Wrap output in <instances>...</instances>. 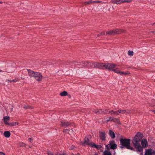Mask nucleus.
Wrapping results in <instances>:
<instances>
[{
	"mask_svg": "<svg viewBox=\"0 0 155 155\" xmlns=\"http://www.w3.org/2000/svg\"><path fill=\"white\" fill-rule=\"evenodd\" d=\"M26 70L28 71V75L31 77H33L35 72L30 69H26Z\"/></svg>",
	"mask_w": 155,
	"mask_h": 155,
	"instance_id": "obj_18",
	"label": "nucleus"
},
{
	"mask_svg": "<svg viewBox=\"0 0 155 155\" xmlns=\"http://www.w3.org/2000/svg\"><path fill=\"white\" fill-rule=\"evenodd\" d=\"M120 145L127 149L133 150L134 148L130 145V140L125 138H121L120 140Z\"/></svg>",
	"mask_w": 155,
	"mask_h": 155,
	"instance_id": "obj_1",
	"label": "nucleus"
},
{
	"mask_svg": "<svg viewBox=\"0 0 155 155\" xmlns=\"http://www.w3.org/2000/svg\"><path fill=\"white\" fill-rule=\"evenodd\" d=\"M93 1L92 0H90L88 2H83V3L84 5H89L93 3Z\"/></svg>",
	"mask_w": 155,
	"mask_h": 155,
	"instance_id": "obj_24",
	"label": "nucleus"
},
{
	"mask_svg": "<svg viewBox=\"0 0 155 155\" xmlns=\"http://www.w3.org/2000/svg\"><path fill=\"white\" fill-rule=\"evenodd\" d=\"M114 111L113 110H112L111 111H109V114L110 113L111 115H112L114 114Z\"/></svg>",
	"mask_w": 155,
	"mask_h": 155,
	"instance_id": "obj_36",
	"label": "nucleus"
},
{
	"mask_svg": "<svg viewBox=\"0 0 155 155\" xmlns=\"http://www.w3.org/2000/svg\"><path fill=\"white\" fill-rule=\"evenodd\" d=\"M119 114H124L125 113L129 114L130 113L129 110H119Z\"/></svg>",
	"mask_w": 155,
	"mask_h": 155,
	"instance_id": "obj_20",
	"label": "nucleus"
},
{
	"mask_svg": "<svg viewBox=\"0 0 155 155\" xmlns=\"http://www.w3.org/2000/svg\"><path fill=\"white\" fill-rule=\"evenodd\" d=\"M7 82H10V83L12 82V80H8Z\"/></svg>",
	"mask_w": 155,
	"mask_h": 155,
	"instance_id": "obj_42",
	"label": "nucleus"
},
{
	"mask_svg": "<svg viewBox=\"0 0 155 155\" xmlns=\"http://www.w3.org/2000/svg\"><path fill=\"white\" fill-rule=\"evenodd\" d=\"M72 155H74V153H72Z\"/></svg>",
	"mask_w": 155,
	"mask_h": 155,
	"instance_id": "obj_50",
	"label": "nucleus"
},
{
	"mask_svg": "<svg viewBox=\"0 0 155 155\" xmlns=\"http://www.w3.org/2000/svg\"><path fill=\"white\" fill-rule=\"evenodd\" d=\"M10 117L8 116L4 117L3 118V120L5 124L8 125L9 123L8 121L9 120Z\"/></svg>",
	"mask_w": 155,
	"mask_h": 155,
	"instance_id": "obj_15",
	"label": "nucleus"
},
{
	"mask_svg": "<svg viewBox=\"0 0 155 155\" xmlns=\"http://www.w3.org/2000/svg\"><path fill=\"white\" fill-rule=\"evenodd\" d=\"M91 147L95 148L99 150L101 148L102 146L101 145H96L94 143H93L91 144Z\"/></svg>",
	"mask_w": 155,
	"mask_h": 155,
	"instance_id": "obj_16",
	"label": "nucleus"
},
{
	"mask_svg": "<svg viewBox=\"0 0 155 155\" xmlns=\"http://www.w3.org/2000/svg\"><path fill=\"white\" fill-rule=\"evenodd\" d=\"M23 108L24 109H32L33 108V107L29 106V105H24L23 107Z\"/></svg>",
	"mask_w": 155,
	"mask_h": 155,
	"instance_id": "obj_23",
	"label": "nucleus"
},
{
	"mask_svg": "<svg viewBox=\"0 0 155 155\" xmlns=\"http://www.w3.org/2000/svg\"><path fill=\"white\" fill-rule=\"evenodd\" d=\"M124 30L122 29H116L110 30L106 32V35H112L116 34H119L124 32Z\"/></svg>",
	"mask_w": 155,
	"mask_h": 155,
	"instance_id": "obj_3",
	"label": "nucleus"
},
{
	"mask_svg": "<svg viewBox=\"0 0 155 155\" xmlns=\"http://www.w3.org/2000/svg\"><path fill=\"white\" fill-rule=\"evenodd\" d=\"M8 73H10V72H7Z\"/></svg>",
	"mask_w": 155,
	"mask_h": 155,
	"instance_id": "obj_55",
	"label": "nucleus"
},
{
	"mask_svg": "<svg viewBox=\"0 0 155 155\" xmlns=\"http://www.w3.org/2000/svg\"><path fill=\"white\" fill-rule=\"evenodd\" d=\"M93 3H100V2H101L102 3H103V4H106L107 3L106 2H102L101 1H93Z\"/></svg>",
	"mask_w": 155,
	"mask_h": 155,
	"instance_id": "obj_29",
	"label": "nucleus"
},
{
	"mask_svg": "<svg viewBox=\"0 0 155 155\" xmlns=\"http://www.w3.org/2000/svg\"><path fill=\"white\" fill-rule=\"evenodd\" d=\"M119 110L116 111H114V114H113L116 115H118L119 114Z\"/></svg>",
	"mask_w": 155,
	"mask_h": 155,
	"instance_id": "obj_33",
	"label": "nucleus"
},
{
	"mask_svg": "<svg viewBox=\"0 0 155 155\" xmlns=\"http://www.w3.org/2000/svg\"><path fill=\"white\" fill-rule=\"evenodd\" d=\"M96 114H104L105 113L104 109L97 110L93 111Z\"/></svg>",
	"mask_w": 155,
	"mask_h": 155,
	"instance_id": "obj_14",
	"label": "nucleus"
},
{
	"mask_svg": "<svg viewBox=\"0 0 155 155\" xmlns=\"http://www.w3.org/2000/svg\"><path fill=\"white\" fill-rule=\"evenodd\" d=\"M104 110L105 113L104 114H109V111H108V110L107 109H105Z\"/></svg>",
	"mask_w": 155,
	"mask_h": 155,
	"instance_id": "obj_34",
	"label": "nucleus"
},
{
	"mask_svg": "<svg viewBox=\"0 0 155 155\" xmlns=\"http://www.w3.org/2000/svg\"><path fill=\"white\" fill-rule=\"evenodd\" d=\"M18 125V123L17 122H12V123H9L8 125L12 126H16V125Z\"/></svg>",
	"mask_w": 155,
	"mask_h": 155,
	"instance_id": "obj_25",
	"label": "nucleus"
},
{
	"mask_svg": "<svg viewBox=\"0 0 155 155\" xmlns=\"http://www.w3.org/2000/svg\"><path fill=\"white\" fill-rule=\"evenodd\" d=\"M2 71L1 70H0V72H2Z\"/></svg>",
	"mask_w": 155,
	"mask_h": 155,
	"instance_id": "obj_48",
	"label": "nucleus"
},
{
	"mask_svg": "<svg viewBox=\"0 0 155 155\" xmlns=\"http://www.w3.org/2000/svg\"><path fill=\"white\" fill-rule=\"evenodd\" d=\"M128 54L130 56H133L134 54L133 51H129L128 52Z\"/></svg>",
	"mask_w": 155,
	"mask_h": 155,
	"instance_id": "obj_26",
	"label": "nucleus"
},
{
	"mask_svg": "<svg viewBox=\"0 0 155 155\" xmlns=\"http://www.w3.org/2000/svg\"><path fill=\"white\" fill-rule=\"evenodd\" d=\"M107 149L109 150V147L112 149L114 150L116 149L117 145L115 144V141L112 140L109 142V144L106 146Z\"/></svg>",
	"mask_w": 155,
	"mask_h": 155,
	"instance_id": "obj_4",
	"label": "nucleus"
},
{
	"mask_svg": "<svg viewBox=\"0 0 155 155\" xmlns=\"http://www.w3.org/2000/svg\"><path fill=\"white\" fill-rule=\"evenodd\" d=\"M4 135L6 138H9L11 135L9 131H6L4 133Z\"/></svg>",
	"mask_w": 155,
	"mask_h": 155,
	"instance_id": "obj_19",
	"label": "nucleus"
},
{
	"mask_svg": "<svg viewBox=\"0 0 155 155\" xmlns=\"http://www.w3.org/2000/svg\"><path fill=\"white\" fill-rule=\"evenodd\" d=\"M154 24H155V23H153V25H154Z\"/></svg>",
	"mask_w": 155,
	"mask_h": 155,
	"instance_id": "obj_53",
	"label": "nucleus"
},
{
	"mask_svg": "<svg viewBox=\"0 0 155 155\" xmlns=\"http://www.w3.org/2000/svg\"><path fill=\"white\" fill-rule=\"evenodd\" d=\"M61 126L64 128H66L70 126L73 124V123L68 121H61Z\"/></svg>",
	"mask_w": 155,
	"mask_h": 155,
	"instance_id": "obj_8",
	"label": "nucleus"
},
{
	"mask_svg": "<svg viewBox=\"0 0 155 155\" xmlns=\"http://www.w3.org/2000/svg\"><path fill=\"white\" fill-rule=\"evenodd\" d=\"M155 153V151L152 149H147L146 150L145 155H152Z\"/></svg>",
	"mask_w": 155,
	"mask_h": 155,
	"instance_id": "obj_10",
	"label": "nucleus"
},
{
	"mask_svg": "<svg viewBox=\"0 0 155 155\" xmlns=\"http://www.w3.org/2000/svg\"><path fill=\"white\" fill-rule=\"evenodd\" d=\"M143 138V134L140 132H137L132 140L133 145L140 144Z\"/></svg>",
	"mask_w": 155,
	"mask_h": 155,
	"instance_id": "obj_2",
	"label": "nucleus"
},
{
	"mask_svg": "<svg viewBox=\"0 0 155 155\" xmlns=\"http://www.w3.org/2000/svg\"><path fill=\"white\" fill-rule=\"evenodd\" d=\"M105 33L104 31H102L100 33V35H105Z\"/></svg>",
	"mask_w": 155,
	"mask_h": 155,
	"instance_id": "obj_37",
	"label": "nucleus"
},
{
	"mask_svg": "<svg viewBox=\"0 0 155 155\" xmlns=\"http://www.w3.org/2000/svg\"><path fill=\"white\" fill-rule=\"evenodd\" d=\"M141 144L142 147L144 148H145L147 147V142L146 139H142L141 141Z\"/></svg>",
	"mask_w": 155,
	"mask_h": 155,
	"instance_id": "obj_12",
	"label": "nucleus"
},
{
	"mask_svg": "<svg viewBox=\"0 0 155 155\" xmlns=\"http://www.w3.org/2000/svg\"><path fill=\"white\" fill-rule=\"evenodd\" d=\"M76 155H81L79 153H77V154H76Z\"/></svg>",
	"mask_w": 155,
	"mask_h": 155,
	"instance_id": "obj_45",
	"label": "nucleus"
},
{
	"mask_svg": "<svg viewBox=\"0 0 155 155\" xmlns=\"http://www.w3.org/2000/svg\"><path fill=\"white\" fill-rule=\"evenodd\" d=\"M95 68L101 69H104V63H95L94 64Z\"/></svg>",
	"mask_w": 155,
	"mask_h": 155,
	"instance_id": "obj_9",
	"label": "nucleus"
},
{
	"mask_svg": "<svg viewBox=\"0 0 155 155\" xmlns=\"http://www.w3.org/2000/svg\"><path fill=\"white\" fill-rule=\"evenodd\" d=\"M68 93L67 92L65 91H64L63 92L60 93V95L61 96H64L68 95Z\"/></svg>",
	"mask_w": 155,
	"mask_h": 155,
	"instance_id": "obj_22",
	"label": "nucleus"
},
{
	"mask_svg": "<svg viewBox=\"0 0 155 155\" xmlns=\"http://www.w3.org/2000/svg\"><path fill=\"white\" fill-rule=\"evenodd\" d=\"M128 74H129V73H126L125 72H122V71H120V75H122L123 74H124L125 75H126Z\"/></svg>",
	"mask_w": 155,
	"mask_h": 155,
	"instance_id": "obj_30",
	"label": "nucleus"
},
{
	"mask_svg": "<svg viewBox=\"0 0 155 155\" xmlns=\"http://www.w3.org/2000/svg\"><path fill=\"white\" fill-rule=\"evenodd\" d=\"M109 135L112 139H114L115 138V136L114 132L111 130H110Z\"/></svg>",
	"mask_w": 155,
	"mask_h": 155,
	"instance_id": "obj_21",
	"label": "nucleus"
},
{
	"mask_svg": "<svg viewBox=\"0 0 155 155\" xmlns=\"http://www.w3.org/2000/svg\"><path fill=\"white\" fill-rule=\"evenodd\" d=\"M101 35H100V34H99L97 35V37H99V36H100Z\"/></svg>",
	"mask_w": 155,
	"mask_h": 155,
	"instance_id": "obj_44",
	"label": "nucleus"
},
{
	"mask_svg": "<svg viewBox=\"0 0 155 155\" xmlns=\"http://www.w3.org/2000/svg\"><path fill=\"white\" fill-rule=\"evenodd\" d=\"M116 65L115 64H113L109 63H104V69H107L108 70H110L111 69L115 67Z\"/></svg>",
	"mask_w": 155,
	"mask_h": 155,
	"instance_id": "obj_6",
	"label": "nucleus"
},
{
	"mask_svg": "<svg viewBox=\"0 0 155 155\" xmlns=\"http://www.w3.org/2000/svg\"><path fill=\"white\" fill-rule=\"evenodd\" d=\"M99 137L100 139L104 141L105 140V134L104 132H99Z\"/></svg>",
	"mask_w": 155,
	"mask_h": 155,
	"instance_id": "obj_13",
	"label": "nucleus"
},
{
	"mask_svg": "<svg viewBox=\"0 0 155 155\" xmlns=\"http://www.w3.org/2000/svg\"><path fill=\"white\" fill-rule=\"evenodd\" d=\"M92 142H90V140L87 137H85L84 139V145L90 146L91 147V144Z\"/></svg>",
	"mask_w": 155,
	"mask_h": 155,
	"instance_id": "obj_11",
	"label": "nucleus"
},
{
	"mask_svg": "<svg viewBox=\"0 0 155 155\" xmlns=\"http://www.w3.org/2000/svg\"><path fill=\"white\" fill-rule=\"evenodd\" d=\"M135 148L136 149V151L139 152L143 153V149L142 147L140 146V144L134 145Z\"/></svg>",
	"mask_w": 155,
	"mask_h": 155,
	"instance_id": "obj_7",
	"label": "nucleus"
},
{
	"mask_svg": "<svg viewBox=\"0 0 155 155\" xmlns=\"http://www.w3.org/2000/svg\"><path fill=\"white\" fill-rule=\"evenodd\" d=\"M110 3H111L113 4H118L121 3H123V0H112Z\"/></svg>",
	"mask_w": 155,
	"mask_h": 155,
	"instance_id": "obj_17",
	"label": "nucleus"
},
{
	"mask_svg": "<svg viewBox=\"0 0 155 155\" xmlns=\"http://www.w3.org/2000/svg\"><path fill=\"white\" fill-rule=\"evenodd\" d=\"M48 155H53L52 153L51 152L48 153Z\"/></svg>",
	"mask_w": 155,
	"mask_h": 155,
	"instance_id": "obj_40",
	"label": "nucleus"
},
{
	"mask_svg": "<svg viewBox=\"0 0 155 155\" xmlns=\"http://www.w3.org/2000/svg\"><path fill=\"white\" fill-rule=\"evenodd\" d=\"M86 63H87V64H89V63H88V62H86Z\"/></svg>",
	"mask_w": 155,
	"mask_h": 155,
	"instance_id": "obj_51",
	"label": "nucleus"
},
{
	"mask_svg": "<svg viewBox=\"0 0 155 155\" xmlns=\"http://www.w3.org/2000/svg\"><path fill=\"white\" fill-rule=\"evenodd\" d=\"M94 155H98V154H94Z\"/></svg>",
	"mask_w": 155,
	"mask_h": 155,
	"instance_id": "obj_49",
	"label": "nucleus"
},
{
	"mask_svg": "<svg viewBox=\"0 0 155 155\" xmlns=\"http://www.w3.org/2000/svg\"><path fill=\"white\" fill-rule=\"evenodd\" d=\"M12 82H17V80L16 79H13L12 80Z\"/></svg>",
	"mask_w": 155,
	"mask_h": 155,
	"instance_id": "obj_39",
	"label": "nucleus"
},
{
	"mask_svg": "<svg viewBox=\"0 0 155 155\" xmlns=\"http://www.w3.org/2000/svg\"><path fill=\"white\" fill-rule=\"evenodd\" d=\"M33 77L39 81H41L42 79V75L39 72H35Z\"/></svg>",
	"mask_w": 155,
	"mask_h": 155,
	"instance_id": "obj_5",
	"label": "nucleus"
},
{
	"mask_svg": "<svg viewBox=\"0 0 155 155\" xmlns=\"http://www.w3.org/2000/svg\"><path fill=\"white\" fill-rule=\"evenodd\" d=\"M23 145H25V143H23Z\"/></svg>",
	"mask_w": 155,
	"mask_h": 155,
	"instance_id": "obj_52",
	"label": "nucleus"
},
{
	"mask_svg": "<svg viewBox=\"0 0 155 155\" xmlns=\"http://www.w3.org/2000/svg\"><path fill=\"white\" fill-rule=\"evenodd\" d=\"M113 120V118L112 117H110L109 119L107 120V122H108L109 121H110V120Z\"/></svg>",
	"mask_w": 155,
	"mask_h": 155,
	"instance_id": "obj_35",
	"label": "nucleus"
},
{
	"mask_svg": "<svg viewBox=\"0 0 155 155\" xmlns=\"http://www.w3.org/2000/svg\"><path fill=\"white\" fill-rule=\"evenodd\" d=\"M151 111L154 112V114H155V110H151Z\"/></svg>",
	"mask_w": 155,
	"mask_h": 155,
	"instance_id": "obj_43",
	"label": "nucleus"
},
{
	"mask_svg": "<svg viewBox=\"0 0 155 155\" xmlns=\"http://www.w3.org/2000/svg\"><path fill=\"white\" fill-rule=\"evenodd\" d=\"M153 33H155V31L152 32Z\"/></svg>",
	"mask_w": 155,
	"mask_h": 155,
	"instance_id": "obj_47",
	"label": "nucleus"
},
{
	"mask_svg": "<svg viewBox=\"0 0 155 155\" xmlns=\"http://www.w3.org/2000/svg\"><path fill=\"white\" fill-rule=\"evenodd\" d=\"M63 132L65 134L69 133V130L68 129H64L63 131Z\"/></svg>",
	"mask_w": 155,
	"mask_h": 155,
	"instance_id": "obj_31",
	"label": "nucleus"
},
{
	"mask_svg": "<svg viewBox=\"0 0 155 155\" xmlns=\"http://www.w3.org/2000/svg\"><path fill=\"white\" fill-rule=\"evenodd\" d=\"M104 155H112L110 151H106L104 153Z\"/></svg>",
	"mask_w": 155,
	"mask_h": 155,
	"instance_id": "obj_27",
	"label": "nucleus"
},
{
	"mask_svg": "<svg viewBox=\"0 0 155 155\" xmlns=\"http://www.w3.org/2000/svg\"><path fill=\"white\" fill-rule=\"evenodd\" d=\"M0 155H5V153L2 152H0Z\"/></svg>",
	"mask_w": 155,
	"mask_h": 155,
	"instance_id": "obj_41",
	"label": "nucleus"
},
{
	"mask_svg": "<svg viewBox=\"0 0 155 155\" xmlns=\"http://www.w3.org/2000/svg\"><path fill=\"white\" fill-rule=\"evenodd\" d=\"M65 155L64 154H61V155Z\"/></svg>",
	"mask_w": 155,
	"mask_h": 155,
	"instance_id": "obj_54",
	"label": "nucleus"
},
{
	"mask_svg": "<svg viewBox=\"0 0 155 155\" xmlns=\"http://www.w3.org/2000/svg\"><path fill=\"white\" fill-rule=\"evenodd\" d=\"M133 0H123V3L124 2H130L132 1Z\"/></svg>",
	"mask_w": 155,
	"mask_h": 155,
	"instance_id": "obj_32",
	"label": "nucleus"
},
{
	"mask_svg": "<svg viewBox=\"0 0 155 155\" xmlns=\"http://www.w3.org/2000/svg\"><path fill=\"white\" fill-rule=\"evenodd\" d=\"M112 71H114V72H115L116 73H117V74L118 73L119 74H120V71L119 70L117 69H113Z\"/></svg>",
	"mask_w": 155,
	"mask_h": 155,
	"instance_id": "obj_28",
	"label": "nucleus"
},
{
	"mask_svg": "<svg viewBox=\"0 0 155 155\" xmlns=\"http://www.w3.org/2000/svg\"><path fill=\"white\" fill-rule=\"evenodd\" d=\"M28 141L31 143H32L33 141V139L32 138H29L28 139Z\"/></svg>",
	"mask_w": 155,
	"mask_h": 155,
	"instance_id": "obj_38",
	"label": "nucleus"
},
{
	"mask_svg": "<svg viewBox=\"0 0 155 155\" xmlns=\"http://www.w3.org/2000/svg\"><path fill=\"white\" fill-rule=\"evenodd\" d=\"M2 2H0V4H2Z\"/></svg>",
	"mask_w": 155,
	"mask_h": 155,
	"instance_id": "obj_46",
	"label": "nucleus"
}]
</instances>
